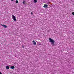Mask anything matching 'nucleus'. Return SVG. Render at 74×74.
Instances as JSON below:
<instances>
[{
	"instance_id": "f257e3e1",
	"label": "nucleus",
	"mask_w": 74,
	"mask_h": 74,
	"mask_svg": "<svg viewBox=\"0 0 74 74\" xmlns=\"http://www.w3.org/2000/svg\"><path fill=\"white\" fill-rule=\"evenodd\" d=\"M49 41L50 42H51V44H52L53 46H54L55 45V41L53 39H51V38H49Z\"/></svg>"
},
{
	"instance_id": "f03ea898",
	"label": "nucleus",
	"mask_w": 74,
	"mask_h": 74,
	"mask_svg": "<svg viewBox=\"0 0 74 74\" xmlns=\"http://www.w3.org/2000/svg\"><path fill=\"white\" fill-rule=\"evenodd\" d=\"M12 18H13L14 21L15 22H16V17H15V16L13 15L12 16Z\"/></svg>"
},
{
	"instance_id": "7ed1b4c3",
	"label": "nucleus",
	"mask_w": 74,
	"mask_h": 74,
	"mask_svg": "<svg viewBox=\"0 0 74 74\" xmlns=\"http://www.w3.org/2000/svg\"><path fill=\"white\" fill-rule=\"evenodd\" d=\"M1 26H3V27H4V28H7V26L5 25L1 24Z\"/></svg>"
},
{
	"instance_id": "20e7f679",
	"label": "nucleus",
	"mask_w": 74,
	"mask_h": 74,
	"mask_svg": "<svg viewBox=\"0 0 74 74\" xmlns=\"http://www.w3.org/2000/svg\"><path fill=\"white\" fill-rule=\"evenodd\" d=\"M48 6V5L47 4H45L43 6V7L44 8H47Z\"/></svg>"
},
{
	"instance_id": "39448f33",
	"label": "nucleus",
	"mask_w": 74,
	"mask_h": 74,
	"mask_svg": "<svg viewBox=\"0 0 74 74\" xmlns=\"http://www.w3.org/2000/svg\"><path fill=\"white\" fill-rule=\"evenodd\" d=\"M32 42H33V44H34V45H36V41H34V40H33L32 41Z\"/></svg>"
},
{
	"instance_id": "423d86ee",
	"label": "nucleus",
	"mask_w": 74,
	"mask_h": 74,
	"mask_svg": "<svg viewBox=\"0 0 74 74\" xmlns=\"http://www.w3.org/2000/svg\"><path fill=\"white\" fill-rule=\"evenodd\" d=\"M11 68L12 69H15V66H11Z\"/></svg>"
},
{
	"instance_id": "0eeeda50",
	"label": "nucleus",
	"mask_w": 74,
	"mask_h": 74,
	"mask_svg": "<svg viewBox=\"0 0 74 74\" xmlns=\"http://www.w3.org/2000/svg\"><path fill=\"white\" fill-rule=\"evenodd\" d=\"M6 69H7V70H8V69H9L10 68V67H9V66H7L6 67Z\"/></svg>"
},
{
	"instance_id": "6e6552de",
	"label": "nucleus",
	"mask_w": 74,
	"mask_h": 74,
	"mask_svg": "<svg viewBox=\"0 0 74 74\" xmlns=\"http://www.w3.org/2000/svg\"><path fill=\"white\" fill-rule=\"evenodd\" d=\"M26 3V1H25V0H23V4H25Z\"/></svg>"
},
{
	"instance_id": "1a4fd4ad",
	"label": "nucleus",
	"mask_w": 74,
	"mask_h": 74,
	"mask_svg": "<svg viewBox=\"0 0 74 74\" xmlns=\"http://www.w3.org/2000/svg\"><path fill=\"white\" fill-rule=\"evenodd\" d=\"M34 1L35 3H37V0H34Z\"/></svg>"
},
{
	"instance_id": "9d476101",
	"label": "nucleus",
	"mask_w": 74,
	"mask_h": 74,
	"mask_svg": "<svg viewBox=\"0 0 74 74\" xmlns=\"http://www.w3.org/2000/svg\"><path fill=\"white\" fill-rule=\"evenodd\" d=\"M16 3H18V0H16Z\"/></svg>"
},
{
	"instance_id": "9b49d317",
	"label": "nucleus",
	"mask_w": 74,
	"mask_h": 74,
	"mask_svg": "<svg viewBox=\"0 0 74 74\" xmlns=\"http://www.w3.org/2000/svg\"><path fill=\"white\" fill-rule=\"evenodd\" d=\"M72 14L74 16V12H73L72 13Z\"/></svg>"
},
{
	"instance_id": "f8f14e48",
	"label": "nucleus",
	"mask_w": 74,
	"mask_h": 74,
	"mask_svg": "<svg viewBox=\"0 0 74 74\" xmlns=\"http://www.w3.org/2000/svg\"><path fill=\"white\" fill-rule=\"evenodd\" d=\"M31 15H33V13L32 12H31Z\"/></svg>"
},
{
	"instance_id": "ddd939ff",
	"label": "nucleus",
	"mask_w": 74,
	"mask_h": 74,
	"mask_svg": "<svg viewBox=\"0 0 74 74\" xmlns=\"http://www.w3.org/2000/svg\"><path fill=\"white\" fill-rule=\"evenodd\" d=\"M0 74H3V73H2L1 72H0Z\"/></svg>"
},
{
	"instance_id": "4468645a",
	"label": "nucleus",
	"mask_w": 74,
	"mask_h": 74,
	"mask_svg": "<svg viewBox=\"0 0 74 74\" xmlns=\"http://www.w3.org/2000/svg\"><path fill=\"white\" fill-rule=\"evenodd\" d=\"M22 47H23V48H24V47H23V46Z\"/></svg>"
},
{
	"instance_id": "2eb2a0df",
	"label": "nucleus",
	"mask_w": 74,
	"mask_h": 74,
	"mask_svg": "<svg viewBox=\"0 0 74 74\" xmlns=\"http://www.w3.org/2000/svg\"><path fill=\"white\" fill-rule=\"evenodd\" d=\"M11 0V1H13V0Z\"/></svg>"
},
{
	"instance_id": "dca6fc26",
	"label": "nucleus",
	"mask_w": 74,
	"mask_h": 74,
	"mask_svg": "<svg viewBox=\"0 0 74 74\" xmlns=\"http://www.w3.org/2000/svg\"><path fill=\"white\" fill-rule=\"evenodd\" d=\"M39 45H41V44H39Z\"/></svg>"
}]
</instances>
